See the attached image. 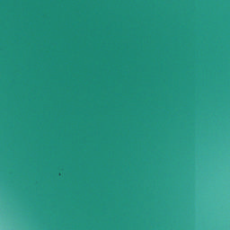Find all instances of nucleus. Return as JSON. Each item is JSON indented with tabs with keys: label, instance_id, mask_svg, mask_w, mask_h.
Wrapping results in <instances>:
<instances>
[{
	"label": "nucleus",
	"instance_id": "1",
	"mask_svg": "<svg viewBox=\"0 0 230 230\" xmlns=\"http://www.w3.org/2000/svg\"><path fill=\"white\" fill-rule=\"evenodd\" d=\"M190 209H191V205H190V204H181V212L183 215H188L189 212L190 211Z\"/></svg>",
	"mask_w": 230,
	"mask_h": 230
},
{
	"label": "nucleus",
	"instance_id": "2",
	"mask_svg": "<svg viewBox=\"0 0 230 230\" xmlns=\"http://www.w3.org/2000/svg\"><path fill=\"white\" fill-rule=\"evenodd\" d=\"M181 201H186L188 199H180Z\"/></svg>",
	"mask_w": 230,
	"mask_h": 230
},
{
	"label": "nucleus",
	"instance_id": "3",
	"mask_svg": "<svg viewBox=\"0 0 230 230\" xmlns=\"http://www.w3.org/2000/svg\"><path fill=\"white\" fill-rule=\"evenodd\" d=\"M173 201H174V208H175V203L176 201H178V199H174Z\"/></svg>",
	"mask_w": 230,
	"mask_h": 230
},
{
	"label": "nucleus",
	"instance_id": "4",
	"mask_svg": "<svg viewBox=\"0 0 230 230\" xmlns=\"http://www.w3.org/2000/svg\"><path fill=\"white\" fill-rule=\"evenodd\" d=\"M180 230H186V228H184V226H181Z\"/></svg>",
	"mask_w": 230,
	"mask_h": 230
},
{
	"label": "nucleus",
	"instance_id": "5",
	"mask_svg": "<svg viewBox=\"0 0 230 230\" xmlns=\"http://www.w3.org/2000/svg\"><path fill=\"white\" fill-rule=\"evenodd\" d=\"M151 200H163V199H151Z\"/></svg>",
	"mask_w": 230,
	"mask_h": 230
}]
</instances>
